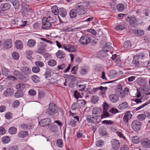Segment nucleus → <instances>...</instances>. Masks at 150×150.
<instances>
[{"instance_id": "1", "label": "nucleus", "mask_w": 150, "mask_h": 150, "mask_svg": "<svg viewBox=\"0 0 150 150\" xmlns=\"http://www.w3.org/2000/svg\"><path fill=\"white\" fill-rule=\"evenodd\" d=\"M58 109L61 110L60 108L57 107L55 104L51 103L49 105L47 114L51 117H54L56 114H58Z\"/></svg>"}, {"instance_id": "2", "label": "nucleus", "mask_w": 150, "mask_h": 150, "mask_svg": "<svg viewBox=\"0 0 150 150\" xmlns=\"http://www.w3.org/2000/svg\"><path fill=\"white\" fill-rule=\"evenodd\" d=\"M84 4V2H81L77 3L74 6V8L79 15H82L84 14L85 12L84 9L85 6Z\"/></svg>"}, {"instance_id": "3", "label": "nucleus", "mask_w": 150, "mask_h": 150, "mask_svg": "<svg viewBox=\"0 0 150 150\" xmlns=\"http://www.w3.org/2000/svg\"><path fill=\"white\" fill-rule=\"evenodd\" d=\"M90 38L89 36L88 35H85L81 37L79 42L81 44L86 45L90 42Z\"/></svg>"}, {"instance_id": "4", "label": "nucleus", "mask_w": 150, "mask_h": 150, "mask_svg": "<svg viewBox=\"0 0 150 150\" xmlns=\"http://www.w3.org/2000/svg\"><path fill=\"white\" fill-rule=\"evenodd\" d=\"M131 126L132 129L135 131H139L141 127L140 122L135 120L133 121L131 124Z\"/></svg>"}, {"instance_id": "5", "label": "nucleus", "mask_w": 150, "mask_h": 150, "mask_svg": "<svg viewBox=\"0 0 150 150\" xmlns=\"http://www.w3.org/2000/svg\"><path fill=\"white\" fill-rule=\"evenodd\" d=\"M125 20L127 21H129L131 26L132 27H135L137 20L135 17L132 16L129 17V16H127L126 17Z\"/></svg>"}, {"instance_id": "6", "label": "nucleus", "mask_w": 150, "mask_h": 150, "mask_svg": "<svg viewBox=\"0 0 150 150\" xmlns=\"http://www.w3.org/2000/svg\"><path fill=\"white\" fill-rule=\"evenodd\" d=\"M112 147L114 150H117L120 147V143L119 140L115 139H112L111 142Z\"/></svg>"}, {"instance_id": "7", "label": "nucleus", "mask_w": 150, "mask_h": 150, "mask_svg": "<svg viewBox=\"0 0 150 150\" xmlns=\"http://www.w3.org/2000/svg\"><path fill=\"white\" fill-rule=\"evenodd\" d=\"M12 42L11 39H7L5 40L3 43V46L4 48L8 49L12 46Z\"/></svg>"}, {"instance_id": "8", "label": "nucleus", "mask_w": 150, "mask_h": 150, "mask_svg": "<svg viewBox=\"0 0 150 150\" xmlns=\"http://www.w3.org/2000/svg\"><path fill=\"white\" fill-rule=\"evenodd\" d=\"M63 47L65 50L69 52H75L76 51V49L74 47L70 44L64 45Z\"/></svg>"}, {"instance_id": "9", "label": "nucleus", "mask_w": 150, "mask_h": 150, "mask_svg": "<svg viewBox=\"0 0 150 150\" xmlns=\"http://www.w3.org/2000/svg\"><path fill=\"white\" fill-rule=\"evenodd\" d=\"M141 144L143 147L145 148H150V140L148 139L144 138L141 141Z\"/></svg>"}, {"instance_id": "10", "label": "nucleus", "mask_w": 150, "mask_h": 150, "mask_svg": "<svg viewBox=\"0 0 150 150\" xmlns=\"http://www.w3.org/2000/svg\"><path fill=\"white\" fill-rule=\"evenodd\" d=\"M86 118L88 122L92 123L97 122L98 119L97 117H96L94 115L93 116H92L91 115H87L86 116Z\"/></svg>"}, {"instance_id": "11", "label": "nucleus", "mask_w": 150, "mask_h": 150, "mask_svg": "<svg viewBox=\"0 0 150 150\" xmlns=\"http://www.w3.org/2000/svg\"><path fill=\"white\" fill-rule=\"evenodd\" d=\"M102 112V110L99 108H93L92 110V113L93 115H95L96 117H97L98 118L100 114Z\"/></svg>"}, {"instance_id": "12", "label": "nucleus", "mask_w": 150, "mask_h": 150, "mask_svg": "<svg viewBox=\"0 0 150 150\" xmlns=\"http://www.w3.org/2000/svg\"><path fill=\"white\" fill-rule=\"evenodd\" d=\"M11 5L9 3H6L2 4L1 5L0 8L3 12L6 13V15H7V11L10 8Z\"/></svg>"}, {"instance_id": "13", "label": "nucleus", "mask_w": 150, "mask_h": 150, "mask_svg": "<svg viewBox=\"0 0 150 150\" xmlns=\"http://www.w3.org/2000/svg\"><path fill=\"white\" fill-rule=\"evenodd\" d=\"M132 115L130 111H128L125 113V115L123 117V121L126 123H127L128 120L132 117Z\"/></svg>"}, {"instance_id": "14", "label": "nucleus", "mask_w": 150, "mask_h": 150, "mask_svg": "<svg viewBox=\"0 0 150 150\" xmlns=\"http://www.w3.org/2000/svg\"><path fill=\"white\" fill-rule=\"evenodd\" d=\"M110 100L112 103H117L119 100L118 96L115 94H111L109 96Z\"/></svg>"}, {"instance_id": "15", "label": "nucleus", "mask_w": 150, "mask_h": 150, "mask_svg": "<svg viewBox=\"0 0 150 150\" xmlns=\"http://www.w3.org/2000/svg\"><path fill=\"white\" fill-rule=\"evenodd\" d=\"M129 108L128 103L126 102H124L121 103L118 106V108L120 110H122L124 109H128Z\"/></svg>"}, {"instance_id": "16", "label": "nucleus", "mask_w": 150, "mask_h": 150, "mask_svg": "<svg viewBox=\"0 0 150 150\" xmlns=\"http://www.w3.org/2000/svg\"><path fill=\"white\" fill-rule=\"evenodd\" d=\"M14 93L13 88H9L7 89L4 92V95L6 97H8L12 95Z\"/></svg>"}, {"instance_id": "17", "label": "nucleus", "mask_w": 150, "mask_h": 150, "mask_svg": "<svg viewBox=\"0 0 150 150\" xmlns=\"http://www.w3.org/2000/svg\"><path fill=\"white\" fill-rule=\"evenodd\" d=\"M20 69L21 71L25 75H27L30 74L31 72V69L28 67H22L20 68Z\"/></svg>"}, {"instance_id": "18", "label": "nucleus", "mask_w": 150, "mask_h": 150, "mask_svg": "<svg viewBox=\"0 0 150 150\" xmlns=\"http://www.w3.org/2000/svg\"><path fill=\"white\" fill-rule=\"evenodd\" d=\"M133 33L137 36H142L144 35V32L142 30L135 28L133 30Z\"/></svg>"}, {"instance_id": "19", "label": "nucleus", "mask_w": 150, "mask_h": 150, "mask_svg": "<svg viewBox=\"0 0 150 150\" xmlns=\"http://www.w3.org/2000/svg\"><path fill=\"white\" fill-rule=\"evenodd\" d=\"M59 13L61 16L65 17L67 15V11L64 8H60L59 9Z\"/></svg>"}, {"instance_id": "20", "label": "nucleus", "mask_w": 150, "mask_h": 150, "mask_svg": "<svg viewBox=\"0 0 150 150\" xmlns=\"http://www.w3.org/2000/svg\"><path fill=\"white\" fill-rule=\"evenodd\" d=\"M56 56L58 58L63 59L65 56V54L62 51L59 50L56 53Z\"/></svg>"}, {"instance_id": "21", "label": "nucleus", "mask_w": 150, "mask_h": 150, "mask_svg": "<svg viewBox=\"0 0 150 150\" xmlns=\"http://www.w3.org/2000/svg\"><path fill=\"white\" fill-rule=\"evenodd\" d=\"M42 28L43 29H47V17H44L42 19Z\"/></svg>"}, {"instance_id": "22", "label": "nucleus", "mask_w": 150, "mask_h": 150, "mask_svg": "<svg viewBox=\"0 0 150 150\" xmlns=\"http://www.w3.org/2000/svg\"><path fill=\"white\" fill-rule=\"evenodd\" d=\"M22 9L28 12H31L32 11L30 8L25 3H23L22 4Z\"/></svg>"}, {"instance_id": "23", "label": "nucleus", "mask_w": 150, "mask_h": 150, "mask_svg": "<svg viewBox=\"0 0 150 150\" xmlns=\"http://www.w3.org/2000/svg\"><path fill=\"white\" fill-rule=\"evenodd\" d=\"M25 87V85L22 83H18L16 85V89L20 91L23 90Z\"/></svg>"}, {"instance_id": "24", "label": "nucleus", "mask_w": 150, "mask_h": 150, "mask_svg": "<svg viewBox=\"0 0 150 150\" xmlns=\"http://www.w3.org/2000/svg\"><path fill=\"white\" fill-rule=\"evenodd\" d=\"M28 132L27 131H20L18 134V136L22 138H24L28 136Z\"/></svg>"}, {"instance_id": "25", "label": "nucleus", "mask_w": 150, "mask_h": 150, "mask_svg": "<svg viewBox=\"0 0 150 150\" xmlns=\"http://www.w3.org/2000/svg\"><path fill=\"white\" fill-rule=\"evenodd\" d=\"M11 3L15 9H19L20 6V3L18 0H13L12 1Z\"/></svg>"}, {"instance_id": "26", "label": "nucleus", "mask_w": 150, "mask_h": 150, "mask_svg": "<svg viewBox=\"0 0 150 150\" xmlns=\"http://www.w3.org/2000/svg\"><path fill=\"white\" fill-rule=\"evenodd\" d=\"M77 122V121L73 118H71L68 121V123L69 125L74 127L76 126Z\"/></svg>"}, {"instance_id": "27", "label": "nucleus", "mask_w": 150, "mask_h": 150, "mask_svg": "<svg viewBox=\"0 0 150 150\" xmlns=\"http://www.w3.org/2000/svg\"><path fill=\"white\" fill-rule=\"evenodd\" d=\"M45 46L46 45H45L40 47L38 50V52L42 54H44L46 51V50L45 48Z\"/></svg>"}, {"instance_id": "28", "label": "nucleus", "mask_w": 150, "mask_h": 150, "mask_svg": "<svg viewBox=\"0 0 150 150\" xmlns=\"http://www.w3.org/2000/svg\"><path fill=\"white\" fill-rule=\"evenodd\" d=\"M77 13L76 9H72L70 11L69 15L70 18H73L75 17L76 16Z\"/></svg>"}, {"instance_id": "29", "label": "nucleus", "mask_w": 150, "mask_h": 150, "mask_svg": "<svg viewBox=\"0 0 150 150\" xmlns=\"http://www.w3.org/2000/svg\"><path fill=\"white\" fill-rule=\"evenodd\" d=\"M131 43L129 41L127 40L124 42V47L125 50H129L131 47Z\"/></svg>"}, {"instance_id": "30", "label": "nucleus", "mask_w": 150, "mask_h": 150, "mask_svg": "<svg viewBox=\"0 0 150 150\" xmlns=\"http://www.w3.org/2000/svg\"><path fill=\"white\" fill-rule=\"evenodd\" d=\"M52 11L55 15H58L59 13V9L57 6H54L51 8Z\"/></svg>"}, {"instance_id": "31", "label": "nucleus", "mask_w": 150, "mask_h": 150, "mask_svg": "<svg viewBox=\"0 0 150 150\" xmlns=\"http://www.w3.org/2000/svg\"><path fill=\"white\" fill-rule=\"evenodd\" d=\"M18 79L24 82H27L29 79L28 77L24 75L22 73L20 74Z\"/></svg>"}, {"instance_id": "32", "label": "nucleus", "mask_w": 150, "mask_h": 150, "mask_svg": "<svg viewBox=\"0 0 150 150\" xmlns=\"http://www.w3.org/2000/svg\"><path fill=\"white\" fill-rule=\"evenodd\" d=\"M118 75L117 72L115 70H112L110 71L109 73V75L111 78H113L117 76Z\"/></svg>"}, {"instance_id": "33", "label": "nucleus", "mask_w": 150, "mask_h": 150, "mask_svg": "<svg viewBox=\"0 0 150 150\" xmlns=\"http://www.w3.org/2000/svg\"><path fill=\"white\" fill-rule=\"evenodd\" d=\"M15 46L17 49H21L23 47V44L20 40H17L15 42Z\"/></svg>"}, {"instance_id": "34", "label": "nucleus", "mask_w": 150, "mask_h": 150, "mask_svg": "<svg viewBox=\"0 0 150 150\" xmlns=\"http://www.w3.org/2000/svg\"><path fill=\"white\" fill-rule=\"evenodd\" d=\"M35 44L36 41L34 40L31 39L28 41L27 45L29 47H33L35 46Z\"/></svg>"}, {"instance_id": "35", "label": "nucleus", "mask_w": 150, "mask_h": 150, "mask_svg": "<svg viewBox=\"0 0 150 150\" xmlns=\"http://www.w3.org/2000/svg\"><path fill=\"white\" fill-rule=\"evenodd\" d=\"M69 116L70 117L71 116L73 117V119H74L77 122L79 120V117L76 115V113H74L71 112V111L69 112Z\"/></svg>"}, {"instance_id": "36", "label": "nucleus", "mask_w": 150, "mask_h": 150, "mask_svg": "<svg viewBox=\"0 0 150 150\" xmlns=\"http://www.w3.org/2000/svg\"><path fill=\"white\" fill-rule=\"evenodd\" d=\"M79 107L81 108V107H84L85 104L86 103V101L83 100H80L77 101Z\"/></svg>"}, {"instance_id": "37", "label": "nucleus", "mask_w": 150, "mask_h": 150, "mask_svg": "<svg viewBox=\"0 0 150 150\" xmlns=\"http://www.w3.org/2000/svg\"><path fill=\"white\" fill-rule=\"evenodd\" d=\"M124 6L122 4H119L117 6V8L119 12H122L124 10Z\"/></svg>"}, {"instance_id": "38", "label": "nucleus", "mask_w": 150, "mask_h": 150, "mask_svg": "<svg viewBox=\"0 0 150 150\" xmlns=\"http://www.w3.org/2000/svg\"><path fill=\"white\" fill-rule=\"evenodd\" d=\"M1 141L4 144H7L10 141V138L8 136H4L1 138Z\"/></svg>"}, {"instance_id": "39", "label": "nucleus", "mask_w": 150, "mask_h": 150, "mask_svg": "<svg viewBox=\"0 0 150 150\" xmlns=\"http://www.w3.org/2000/svg\"><path fill=\"white\" fill-rule=\"evenodd\" d=\"M132 142L134 144H137L139 143L140 139L138 137L136 136L132 137Z\"/></svg>"}, {"instance_id": "40", "label": "nucleus", "mask_w": 150, "mask_h": 150, "mask_svg": "<svg viewBox=\"0 0 150 150\" xmlns=\"http://www.w3.org/2000/svg\"><path fill=\"white\" fill-rule=\"evenodd\" d=\"M8 132L11 134H15L17 132V129L15 127H11L9 129Z\"/></svg>"}, {"instance_id": "41", "label": "nucleus", "mask_w": 150, "mask_h": 150, "mask_svg": "<svg viewBox=\"0 0 150 150\" xmlns=\"http://www.w3.org/2000/svg\"><path fill=\"white\" fill-rule=\"evenodd\" d=\"M48 64L51 67L55 66L57 64L56 61L54 59H52L49 60L47 62Z\"/></svg>"}, {"instance_id": "42", "label": "nucleus", "mask_w": 150, "mask_h": 150, "mask_svg": "<svg viewBox=\"0 0 150 150\" xmlns=\"http://www.w3.org/2000/svg\"><path fill=\"white\" fill-rule=\"evenodd\" d=\"M23 95V92L19 90L15 94V96L17 98L22 97Z\"/></svg>"}, {"instance_id": "43", "label": "nucleus", "mask_w": 150, "mask_h": 150, "mask_svg": "<svg viewBox=\"0 0 150 150\" xmlns=\"http://www.w3.org/2000/svg\"><path fill=\"white\" fill-rule=\"evenodd\" d=\"M150 103V100H148V102L141 105L137 107L135 109L136 111H138L141 109L144 108L148 104Z\"/></svg>"}, {"instance_id": "44", "label": "nucleus", "mask_w": 150, "mask_h": 150, "mask_svg": "<svg viewBox=\"0 0 150 150\" xmlns=\"http://www.w3.org/2000/svg\"><path fill=\"white\" fill-rule=\"evenodd\" d=\"M32 79L35 83H38L40 81L39 77L36 75L33 76L32 77Z\"/></svg>"}, {"instance_id": "45", "label": "nucleus", "mask_w": 150, "mask_h": 150, "mask_svg": "<svg viewBox=\"0 0 150 150\" xmlns=\"http://www.w3.org/2000/svg\"><path fill=\"white\" fill-rule=\"evenodd\" d=\"M46 119L45 118L41 120L39 122V125L41 126H46L47 125Z\"/></svg>"}, {"instance_id": "46", "label": "nucleus", "mask_w": 150, "mask_h": 150, "mask_svg": "<svg viewBox=\"0 0 150 150\" xmlns=\"http://www.w3.org/2000/svg\"><path fill=\"white\" fill-rule=\"evenodd\" d=\"M107 87H103L102 86H100L96 88H93V91H96L97 90H100L101 91L103 92H105L107 89Z\"/></svg>"}, {"instance_id": "47", "label": "nucleus", "mask_w": 150, "mask_h": 150, "mask_svg": "<svg viewBox=\"0 0 150 150\" xmlns=\"http://www.w3.org/2000/svg\"><path fill=\"white\" fill-rule=\"evenodd\" d=\"M125 28V26L122 24L118 25L115 28V29L117 31L121 30Z\"/></svg>"}, {"instance_id": "48", "label": "nucleus", "mask_w": 150, "mask_h": 150, "mask_svg": "<svg viewBox=\"0 0 150 150\" xmlns=\"http://www.w3.org/2000/svg\"><path fill=\"white\" fill-rule=\"evenodd\" d=\"M81 95L80 94V93L79 92L77 91H75L74 92V96L76 98H81L83 96V94L81 93Z\"/></svg>"}, {"instance_id": "49", "label": "nucleus", "mask_w": 150, "mask_h": 150, "mask_svg": "<svg viewBox=\"0 0 150 150\" xmlns=\"http://www.w3.org/2000/svg\"><path fill=\"white\" fill-rule=\"evenodd\" d=\"M79 107L77 102L74 103L72 105L71 109L72 110H75L77 109Z\"/></svg>"}, {"instance_id": "50", "label": "nucleus", "mask_w": 150, "mask_h": 150, "mask_svg": "<svg viewBox=\"0 0 150 150\" xmlns=\"http://www.w3.org/2000/svg\"><path fill=\"white\" fill-rule=\"evenodd\" d=\"M110 115L109 114L107 111H103V113L101 115V119L106 118L108 117Z\"/></svg>"}, {"instance_id": "51", "label": "nucleus", "mask_w": 150, "mask_h": 150, "mask_svg": "<svg viewBox=\"0 0 150 150\" xmlns=\"http://www.w3.org/2000/svg\"><path fill=\"white\" fill-rule=\"evenodd\" d=\"M31 125H29L28 124H22L21 126V128L23 129H28L31 128Z\"/></svg>"}, {"instance_id": "52", "label": "nucleus", "mask_w": 150, "mask_h": 150, "mask_svg": "<svg viewBox=\"0 0 150 150\" xmlns=\"http://www.w3.org/2000/svg\"><path fill=\"white\" fill-rule=\"evenodd\" d=\"M99 100V98L96 96H94L91 98V101L94 104L96 103Z\"/></svg>"}, {"instance_id": "53", "label": "nucleus", "mask_w": 150, "mask_h": 150, "mask_svg": "<svg viewBox=\"0 0 150 150\" xmlns=\"http://www.w3.org/2000/svg\"><path fill=\"white\" fill-rule=\"evenodd\" d=\"M104 142L101 140H98L96 142V145L98 147H101L103 145Z\"/></svg>"}, {"instance_id": "54", "label": "nucleus", "mask_w": 150, "mask_h": 150, "mask_svg": "<svg viewBox=\"0 0 150 150\" xmlns=\"http://www.w3.org/2000/svg\"><path fill=\"white\" fill-rule=\"evenodd\" d=\"M13 58L15 59H18L19 58V55L18 53L16 52H13L12 54Z\"/></svg>"}, {"instance_id": "55", "label": "nucleus", "mask_w": 150, "mask_h": 150, "mask_svg": "<svg viewBox=\"0 0 150 150\" xmlns=\"http://www.w3.org/2000/svg\"><path fill=\"white\" fill-rule=\"evenodd\" d=\"M104 124L107 125H110L113 124V122L111 120H104L102 122Z\"/></svg>"}, {"instance_id": "56", "label": "nucleus", "mask_w": 150, "mask_h": 150, "mask_svg": "<svg viewBox=\"0 0 150 150\" xmlns=\"http://www.w3.org/2000/svg\"><path fill=\"white\" fill-rule=\"evenodd\" d=\"M2 74L5 76H7L8 75L9 71L6 68H4L2 69Z\"/></svg>"}, {"instance_id": "57", "label": "nucleus", "mask_w": 150, "mask_h": 150, "mask_svg": "<svg viewBox=\"0 0 150 150\" xmlns=\"http://www.w3.org/2000/svg\"><path fill=\"white\" fill-rule=\"evenodd\" d=\"M86 87V85L85 84H80L78 86H77L78 88L79 89V91H83Z\"/></svg>"}, {"instance_id": "58", "label": "nucleus", "mask_w": 150, "mask_h": 150, "mask_svg": "<svg viewBox=\"0 0 150 150\" xmlns=\"http://www.w3.org/2000/svg\"><path fill=\"white\" fill-rule=\"evenodd\" d=\"M57 144L58 146L59 147L62 148L63 146V141L61 139H59L57 140Z\"/></svg>"}, {"instance_id": "59", "label": "nucleus", "mask_w": 150, "mask_h": 150, "mask_svg": "<svg viewBox=\"0 0 150 150\" xmlns=\"http://www.w3.org/2000/svg\"><path fill=\"white\" fill-rule=\"evenodd\" d=\"M32 71L34 73H37L40 71V69L38 67H34L32 68Z\"/></svg>"}, {"instance_id": "60", "label": "nucleus", "mask_w": 150, "mask_h": 150, "mask_svg": "<svg viewBox=\"0 0 150 150\" xmlns=\"http://www.w3.org/2000/svg\"><path fill=\"white\" fill-rule=\"evenodd\" d=\"M117 135L120 138H121L125 140H126V138L124 135L121 132L117 131L116 132Z\"/></svg>"}, {"instance_id": "61", "label": "nucleus", "mask_w": 150, "mask_h": 150, "mask_svg": "<svg viewBox=\"0 0 150 150\" xmlns=\"http://www.w3.org/2000/svg\"><path fill=\"white\" fill-rule=\"evenodd\" d=\"M137 117L138 119L143 121L145 119V116L143 114H141L138 115Z\"/></svg>"}, {"instance_id": "62", "label": "nucleus", "mask_w": 150, "mask_h": 150, "mask_svg": "<svg viewBox=\"0 0 150 150\" xmlns=\"http://www.w3.org/2000/svg\"><path fill=\"white\" fill-rule=\"evenodd\" d=\"M18 146L17 145H13L10 146L9 149V150H18Z\"/></svg>"}, {"instance_id": "63", "label": "nucleus", "mask_w": 150, "mask_h": 150, "mask_svg": "<svg viewBox=\"0 0 150 150\" xmlns=\"http://www.w3.org/2000/svg\"><path fill=\"white\" fill-rule=\"evenodd\" d=\"M142 98L139 99L138 98H134L133 101L135 102L136 104H139L140 103H141L142 102Z\"/></svg>"}, {"instance_id": "64", "label": "nucleus", "mask_w": 150, "mask_h": 150, "mask_svg": "<svg viewBox=\"0 0 150 150\" xmlns=\"http://www.w3.org/2000/svg\"><path fill=\"white\" fill-rule=\"evenodd\" d=\"M35 64L37 67H42L44 65V63L40 61L36 62H35Z\"/></svg>"}]
</instances>
